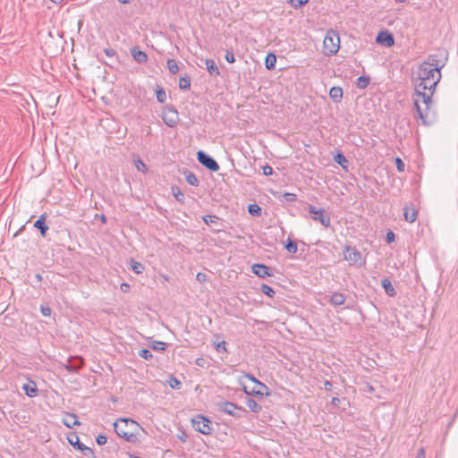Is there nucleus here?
Instances as JSON below:
<instances>
[{"label": "nucleus", "instance_id": "1", "mask_svg": "<svg viewBox=\"0 0 458 458\" xmlns=\"http://www.w3.org/2000/svg\"><path fill=\"white\" fill-rule=\"evenodd\" d=\"M437 60L430 57V61L422 63L418 70L417 77L413 78L415 91L412 95L416 121L422 125L429 126L436 120V114L432 110V97L436 87L441 80V68L436 64Z\"/></svg>", "mask_w": 458, "mask_h": 458}, {"label": "nucleus", "instance_id": "2", "mask_svg": "<svg viewBox=\"0 0 458 458\" xmlns=\"http://www.w3.org/2000/svg\"><path fill=\"white\" fill-rule=\"evenodd\" d=\"M115 433L130 443H136L139 440L140 430H143L141 426L131 419H119L114 423Z\"/></svg>", "mask_w": 458, "mask_h": 458}, {"label": "nucleus", "instance_id": "3", "mask_svg": "<svg viewBox=\"0 0 458 458\" xmlns=\"http://www.w3.org/2000/svg\"><path fill=\"white\" fill-rule=\"evenodd\" d=\"M340 47L339 34L334 30H329L327 31L323 41V53L325 55L331 56L335 55Z\"/></svg>", "mask_w": 458, "mask_h": 458}, {"label": "nucleus", "instance_id": "4", "mask_svg": "<svg viewBox=\"0 0 458 458\" xmlns=\"http://www.w3.org/2000/svg\"><path fill=\"white\" fill-rule=\"evenodd\" d=\"M217 406L220 411L238 419L242 418V415L247 412L244 408L239 407L228 401L219 402L217 403Z\"/></svg>", "mask_w": 458, "mask_h": 458}, {"label": "nucleus", "instance_id": "5", "mask_svg": "<svg viewBox=\"0 0 458 458\" xmlns=\"http://www.w3.org/2000/svg\"><path fill=\"white\" fill-rule=\"evenodd\" d=\"M191 424L196 431L203 435H209L213 430L212 422L208 418L202 415L195 416L191 420Z\"/></svg>", "mask_w": 458, "mask_h": 458}, {"label": "nucleus", "instance_id": "6", "mask_svg": "<svg viewBox=\"0 0 458 458\" xmlns=\"http://www.w3.org/2000/svg\"><path fill=\"white\" fill-rule=\"evenodd\" d=\"M308 210L314 221L319 222L326 228L330 227V216L323 208H317L315 206L310 205Z\"/></svg>", "mask_w": 458, "mask_h": 458}, {"label": "nucleus", "instance_id": "7", "mask_svg": "<svg viewBox=\"0 0 458 458\" xmlns=\"http://www.w3.org/2000/svg\"><path fill=\"white\" fill-rule=\"evenodd\" d=\"M162 119L168 127H175L179 122L177 110L173 106H165L163 109Z\"/></svg>", "mask_w": 458, "mask_h": 458}, {"label": "nucleus", "instance_id": "8", "mask_svg": "<svg viewBox=\"0 0 458 458\" xmlns=\"http://www.w3.org/2000/svg\"><path fill=\"white\" fill-rule=\"evenodd\" d=\"M197 157L199 162L210 171L216 172L219 170V165L217 162L205 152L199 150L197 153Z\"/></svg>", "mask_w": 458, "mask_h": 458}, {"label": "nucleus", "instance_id": "9", "mask_svg": "<svg viewBox=\"0 0 458 458\" xmlns=\"http://www.w3.org/2000/svg\"><path fill=\"white\" fill-rule=\"evenodd\" d=\"M344 257L351 265H359L362 262L360 252L355 248L350 246L345 247L344 250Z\"/></svg>", "mask_w": 458, "mask_h": 458}, {"label": "nucleus", "instance_id": "10", "mask_svg": "<svg viewBox=\"0 0 458 458\" xmlns=\"http://www.w3.org/2000/svg\"><path fill=\"white\" fill-rule=\"evenodd\" d=\"M251 270L257 276L260 278L273 276L272 269L264 264H254L251 267Z\"/></svg>", "mask_w": 458, "mask_h": 458}, {"label": "nucleus", "instance_id": "11", "mask_svg": "<svg viewBox=\"0 0 458 458\" xmlns=\"http://www.w3.org/2000/svg\"><path fill=\"white\" fill-rule=\"evenodd\" d=\"M83 366V360L81 357H70L67 360V364L64 365V368L71 372H75Z\"/></svg>", "mask_w": 458, "mask_h": 458}, {"label": "nucleus", "instance_id": "12", "mask_svg": "<svg viewBox=\"0 0 458 458\" xmlns=\"http://www.w3.org/2000/svg\"><path fill=\"white\" fill-rule=\"evenodd\" d=\"M263 389H267L265 384L261 382H257L254 384L252 387H249L248 386H243V390L248 395H260L263 396Z\"/></svg>", "mask_w": 458, "mask_h": 458}, {"label": "nucleus", "instance_id": "13", "mask_svg": "<svg viewBox=\"0 0 458 458\" xmlns=\"http://www.w3.org/2000/svg\"><path fill=\"white\" fill-rule=\"evenodd\" d=\"M377 42L387 47H392L394 44V37L388 31H381L377 36Z\"/></svg>", "mask_w": 458, "mask_h": 458}, {"label": "nucleus", "instance_id": "14", "mask_svg": "<svg viewBox=\"0 0 458 458\" xmlns=\"http://www.w3.org/2000/svg\"><path fill=\"white\" fill-rule=\"evenodd\" d=\"M62 421L64 425L69 428H72L75 426L81 425L77 416L73 413H65L62 419Z\"/></svg>", "mask_w": 458, "mask_h": 458}, {"label": "nucleus", "instance_id": "15", "mask_svg": "<svg viewBox=\"0 0 458 458\" xmlns=\"http://www.w3.org/2000/svg\"><path fill=\"white\" fill-rule=\"evenodd\" d=\"M131 54L138 64H145L148 61L147 54L140 50L138 47H132L131 49Z\"/></svg>", "mask_w": 458, "mask_h": 458}, {"label": "nucleus", "instance_id": "16", "mask_svg": "<svg viewBox=\"0 0 458 458\" xmlns=\"http://www.w3.org/2000/svg\"><path fill=\"white\" fill-rule=\"evenodd\" d=\"M404 210V219L409 223H413L417 219V210L413 207L405 206L403 208Z\"/></svg>", "mask_w": 458, "mask_h": 458}, {"label": "nucleus", "instance_id": "17", "mask_svg": "<svg viewBox=\"0 0 458 458\" xmlns=\"http://www.w3.org/2000/svg\"><path fill=\"white\" fill-rule=\"evenodd\" d=\"M68 441L72 445L77 446L79 450L91 452L90 448L87 447L85 445L80 442L79 437L76 434H72L69 436Z\"/></svg>", "mask_w": 458, "mask_h": 458}, {"label": "nucleus", "instance_id": "18", "mask_svg": "<svg viewBox=\"0 0 458 458\" xmlns=\"http://www.w3.org/2000/svg\"><path fill=\"white\" fill-rule=\"evenodd\" d=\"M329 302H330L333 306H340V305H343V304L345 302V296H344L343 293H338V292L333 293L330 295Z\"/></svg>", "mask_w": 458, "mask_h": 458}, {"label": "nucleus", "instance_id": "19", "mask_svg": "<svg viewBox=\"0 0 458 458\" xmlns=\"http://www.w3.org/2000/svg\"><path fill=\"white\" fill-rule=\"evenodd\" d=\"M205 64L210 75L218 76L220 74V71L213 59H206Z\"/></svg>", "mask_w": 458, "mask_h": 458}, {"label": "nucleus", "instance_id": "20", "mask_svg": "<svg viewBox=\"0 0 458 458\" xmlns=\"http://www.w3.org/2000/svg\"><path fill=\"white\" fill-rule=\"evenodd\" d=\"M45 220V215H41L34 224V226L40 231L42 236H46V233L48 230V226L46 225Z\"/></svg>", "mask_w": 458, "mask_h": 458}, {"label": "nucleus", "instance_id": "21", "mask_svg": "<svg viewBox=\"0 0 458 458\" xmlns=\"http://www.w3.org/2000/svg\"><path fill=\"white\" fill-rule=\"evenodd\" d=\"M381 284L388 296L394 297L396 294V291L389 279H383Z\"/></svg>", "mask_w": 458, "mask_h": 458}, {"label": "nucleus", "instance_id": "22", "mask_svg": "<svg viewBox=\"0 0 458 458\" xmlns=\"http://www.w3.org/2000/svg\"><path fill=\"white\" fill-rule=\"evenodd\" d=\"M329 96L335 102H340L343 98L342 88H340V87L331 88L330 91H329Z\"/></svg>", "mask_w": 458, "mask_h": 458}, {"label": "nucleus", "instance_id": "23", "mask_svg": "<svg viewBox=\"0 0 458 458\" xmlns=\"http://www.w3.org/2000/svg\"><path fill=\"white\" fill-rule=\"evenodd\" d=\"M245 404L252 412L258 413L261 411V406L251 398H247Z\"/></svg>", "mask_w": 458, "mask_h": 458}, {"label": "nucleus", "instance_id": "24", "mask_svg": "<svg viewBox=\"0 0 458 458\" xmlns=\"http://www.w3.org/2000/svg\"><path fill=\"white\" fill-rule=\"evenodd\" d=\"M276 63V55H274L272 53L268 54L267 55V57H266V60H265V65H266L267 69H268V70L275 69Z\"/></svg>", "mask_w": 458, "mask_h": 458}, {"label": "nucleus", "instance_id": "25", "mask_svg": "<svg viewBox=\"0 0 458 458\" xmlns=\"http://www.w3.org/2000/svg\"><path fill=\"white\" fill-rule=\"evenodd\" d=\"M184 174H185L186 182L190 185H192V186L199 185V180H198L197 176L192 172L187 171Z\"/></svg>", "mask_w": 458, "mask_h": 458}, {"label": "nucleus", "instance_id": "26", "mask_svg": "<svg viewBox=\"0 0 458 458\" xmlns=\"http://www.w3.org/2000/svg\"><path fill=\"white\" fill-rule=\"evenodd\" d=\"M369 77L360 76L357 79V87L360 89H366L369 84Z\"/></svg>", "mask_w": 458, "mask_h": 458}, {"label": "nucleus", "instance_id": "27", "mask_svg": "<svg viewBox=\"0 0 458 458\" xmlns=\"http://www.w3.org/2000/svg\"><path fill=\"white\" fill-rule=\"evenodd\" d=\"M179 88L181 89H190L191 88V79L189 76L181 77L179 81Z\"/></svg>", "mask_w": 458, "mask_h": 458}, {"label": "nucleus", "instance_id": "28", "mask_svg": "<svg viewBox=\"0 0 458 458\" xmlns=\"http://www.w3.org/2000/svg\"><path fill=\"white\" fill-rule=\"evenodd\" d=\"M167 68L172 74H175L179 72V66L174 59L167 60Z\"/></svg>", "mask_w": 458, "mask_h": 458}, {"label": "nucleus", "instance_id": "29", "mask_svg": "<svg viewBox=\"0 0 458 458\" xmlns=\"http://www.w3.org/2000/svg\"><path fill=\"white\" fill-rule=\"evenodd\" d=\"M131 268L136 274H141L144 270V267L140 262L135 261L131 259Z\"/></svg>", "mask_w": 458, "mask_h": 458}, {"label": "nucleus", "instance_id": "30", "mask_svg": "<svg viewBox=\"0 0 458 458\" xmlns=\"http://www.w3.org/2000/svg\"><path fill=\"white\" fill-rule=\"evenodd\" d=\"M248 211L253 216H259L261 215V208L258 204L249 205Z\"/></svg>", "mask_w": 458, "mask_h": 458}, {"label": "nucleus", "instance_id": "31", "mask_svg": "<svg viewBox=\"0 0 458 458\" xmlns=\"http://www.w3.org/2000/svg\"><path fill=\"white\" fill-rule=\"evenodd\" d=\"M260 289L264 294H266L267 296H268L270 298H273L276 294V292L274 291V289L266 284H262Z\"/></svg>", "mask_w": 458, "mask_h": 458}, {"label": "nucleus", "instance_id": "32", "mask_svg": "<svg viewBox=\"0 0 458 458\" xmlns=\"http://www.w3.org/2000/svg\"><path fill=\"white\" fill-rule=\"evenodd\" d=\"M156 96L158 102L165 103L166 99V94L163 88L157 87L156 90Z\"/></svg>", "mask_w": 458, "mask_h": 458}, {"label": "nucleus", "instance_id": "33", "mask_svg": "<svg viewBox=\"0 0 458 458\" xmlns=\"http://www.w3.org/2000/svg\"><path fill=\"white\" fill-rule=\"evenodd\" d=\"M172 193L177 201L183 202L184 195L178 187H172Z\"/></svg>", "mask_w": 458, "mask_h": 458}, {"label": "nucleus", "instance_id": "34", "mask_svg": "<svg viewBox=\"0 0 458 458\" xmlns=\"http://www.w3.org/2000/svg\"><path fill=\"white\" fill-rule=\"evenodd\" d=\"M335 161L343 168H346V164H348L347 158L341 153H338L336 156H335Z\"/></svg>", "mask_w": 458, "mask_h": 458}, {"label": "nucleus", "instance_id": "35", "mask_svg": "<svg viewBox=\"0 0 458 458\" xmlns=\"http://www.w3.org/2000/svg\"><path fill=\"white\" fill-rule=\"evenodd\" d=\"M285 249L292 254L297 252L298 247L297 243L291 239H288L287 243L285 245Z\"/></svg>", "mask_w": 458, "mask_h": 458}, {"label": "nucleus", "instance_id": "36", "mask_svg": "<svg viewBox=\"0 0 458 458\" xmlns=\"http://www.w3.org/2000/svg\"><path fill=\"white\" fill-rule=\"evenodd\" d=\"M23 390L25 391V394L30 397L36 396L38 393V389L36 386H30L29 385H24Z\"/></svg>", "mask_w": 458, "mask_h": 458}, {"label": "nucleus", "instance_id": "37", "mask_svg": "<svg viewBox=\"0 0 458 458\" xmlns=\"http://www.w3.org/2000/svg\"><path fill=\"white\" fill-rule=\"evenodd\" d=\"M134 163L138 171L141 173H146L148 171L147 165L141 159L138 158L134 161Z\"/></svg>", "mask_w": 458, "mask_h": 458}, {"label": "nucleus", "instance_id": "38", "mask_svg": "<svg viewBox=\"0 0 458 458\" xmlns=\"http://www.w3.org/2000/svg\"><path fill=\"white\" fill-rule=\"evenodd\" d=\"M165 346H166V344L164 342H161V341H155L151 344V348L153 350H157V351H164L165 349Z\"/></svg>", "mask_w": 458, "mask_h": 458}, {"label": "nucleus", "instance_id": "39", "mask_svg": "<svg viewBox=\"0 0 458 458\" xmlns=\"http://www.w3.org/2000/svg\"><path fill=\"white\" fill-rule=\"evenodd\" d=\"M139 356L140 358L144 359V360H150L153 357L151 352L149 350H148V349L140 350L139 352Z\"/></svg>", "mask_w": 458, "mask_h": 458}, {"label": "nucleus", "instance_id": "40", "mask_svg": "<svg viewBox=\"0 0 458 458\" xmlns=\"http://www.w3.org/2000/svg\"><path fill=\"white\" fill-rule=\"evenodd\" d=\"M309 0H289L290 4L297 9L307 4Z\"/></svg>", "mask_w": 458, "mask_h": 458}, {"label": "nucleus", "instance_id": "41", "mask_svg": "<svg viewBox=\"0 0 458 458\" xmlns=\"http://www.w3.org/2000/svg\"><path fill=\"white\" fill-rule=\"evenodd\" d=\"M215 347H216V352H227L225 341H221L219 343H215Z\"/></svg>", "mask_w": 458, "mask_h": 458}, {"label": "nucleus", "instance_id": "42", "mask_svg": "<svg viewBox=\"0 0 458 458\" xmlns=\"http://www.w3.org/2000/svg\"><path fill=\"white\" fill-rule=\"evenodd\" d=\"M217 219H218V217L216 216H205L203 217V221L205 222L206 225H210L212 223H216Z\"/></svg>", "mask_w": 458, "mask_h": 458}, {"label": "nucleus", "instance_id": "43", "mask_svg": "<svg viewBox=\"0 0 458 458\" xmlns=\"http://www.w3.org/2000/svg\"><path fill=\"white\" fill-rule=\"evenodd\" d=\"M225 60L230 64H233L235 62V58H234V55H233V51H229V50L226 51Z\"/></svg>", "mask_w": 458, "mask_h": 458}, {"label": "nucleus", "instance_id": "44", "mask_svg": "<svg viewBox=\"0 0 458 458\" xmlns=\"http://www.w3.org/2000/svg\"><path fill=\"white\" fill-rule=\"evenodd\" d=\"M96 440H97L98 445H103L106 444V442H107V438L104 435H98L97 437Z\"/></svg>", "mask_w": 458, "mask_h": 458}, {"label": "nucleus", "instance_id": "45", "mask_svg": "<svg viewBox=\"0 0 458 458\" xmlns=\"http://www.w3.org/2000/svg\"><path fill=\"white\" fill-rule=\"evenodd\" d=\"M263 174L265 175H271L274 172L272 166L266 165L262 167Z\"/></svg>", "mask_w": 458, "mask_h": 458}, {"label": "nucleus", "instance_id": "46", "mask_svg": "<svg viewBox=\"0 0 458 458\" xmlns=\"http://www.w3.org/2000/svg\"><path fill=\"white\" fill-rule=\"evenodd\" d=\"M395 164L398 171L403 172L404 170V164L401 158L396 157Z\"/></svg>", "mask_w": 458, "mask_h": 458}, {"label": "nucleus", "instance_id": "47", "mask_svg": "<svg viewBox=\"0 0 458 458\" xmlns=\"http://www.w3.org/2000/svg\"><path fill=\"white\" fill-rule=\"evenodd\" d=\"M170 386L172 388L179 389L181 386V382L177 380L175 377H173L170 382Z\"/></svg>", "mask_w": 458, "mask_h": 458}, {"label": "nucleus", "instance_id": "48", "mask_svg": "<svg viewBox=\"0 0 458 458\" xmlns=\"http://www.w3.org/2000/svg\"><path fill=\"white\" fill-rule=\"evenodd\" d=\"M41 313L45 317H48L51 315V309L47 306H41L40 308Z\"/></svg>", "mask_w": 458, "mask_h": 458}, {"label": "nucleus", "instance_id": "49", "mask_svg": "<svg viewBox=\"0 0 458 458\" xmlns=\"http://www.w3.org/2000/svg\"><path fill=\"white\" fill-rule=\"evenodd\" d=\"M104 52H105L106 55L108 57H114L116 55L115 50L113 48H106L104 50Z\"/></svg>", "mask_w": 458, "mask_h": 458}, {"label": "nucleus", "instance_id": "50", "mask_svg": "<svg viewBox=\"0 0 458 458\" xmlns=\"http://www.w3.org/2000/svg\"><path fill=\"white\" fill-rule=\"evenodd\" d=\"M394 238H395V235L394 233L392 232V231H389L387 233H386V242L388 243L392 242L394 241Z\"/></svg>", "mask_w": 458, "mask_h": 458}, {"label": "nucleus", "instance_id": "51", "mask_svg": "<svg viewBox=\"0 0 458 458\" xmlns=\"http://www.w3.org/2000/svg\"><path fill=\"white\" fill-rule=\"evenodd\" d=\"M245 378H247L248 380L251 381L253 384H257V382H259L257 378H255L254 376H252L250 374L245 375Z\"/></svg>", "mask_w": 458, "mask_h": 458}, {"label": "nucleus", "instance_id": "52", "mask_svg": "<svg viewBox=\"0 0 458 458\" xmlns=\"http://www.w3.org/2000/svg\"><path fill=\"white\" fill-rule=\"evenodd\" d=\"M416 458H425V450L424 448H420L417 452Z\"/></svg>", "mask_w": 458, "mask_h": 458}, {"label": "nucleus", "instance_id": "53", "mask_svg": "<svg viewBox=\"0 0 458 458\" xmlns=\"http://www.w3.org/2000/svg\"><path fill=\"white\" fill-rule=\"evenodd\" d=\"M285 198H286V199H287V200H289V201H293V200H295V199H296V195H295V194H293V193H286V194H285Z\"/></svg>", "mask_w": 458, "mask_h": 458}, {"label": "nucleus", "instance_id": "54", "mask_svg": "<svg viewBox=\"0 0 458 458\" xmlns=\"http://www.w3.org/2000/svg\"><path fill=\"white\" fill-rule=\"evenodd\" d=\"M206 279V275L202 273H198L197 275V280L199 282H203Z\"/></svg>", "mask_w": 458, "mask_h": 458}, {"label": "nucleus", "instance_id": "55", "mask_svg": "<svg viewBox=\"0 0 458 458\" xmlns=\"http://www.w3.org/2000/svg\"><path fill=\"white\" fill-rule=\"evenodd\" d=\"M339 403H340L339 398H337V397H334V398L332 399V403H333L334 405H337Z\"/></svg>", "mask_w": 458, "mask_h": 458}, {"label": "nucleus", "instance_id": "56", "mask_svg": "<svg viewBox=\"0 0 458 458\" xmlns=\"http://www.w3.org/2000/svg\"><path fill=\"white\" fill-rule=\"evenodd\" d=\"M332 386V384L329 381L325 382V387L327 390H329Z\"/></svg>", "mask_w": 458, "mask_h": 458}, {"label": "nucleus", "instance_id": "57", "mask_svg": "<svg viewBox=\"0 0 458 458\" xmlns=\"http://www.w3.org/2000/svg\"><path fill=\"white\" fill-rule=\"evenodd\" d=\"M130 286L128 284H121V289L125 291L126 289H128Z\"/></svg>", "mask_w": 458, "mask_h": 458}, {"label": "nucleus", "instance_id": "58", "mask_svg": "<svg viewBox=\"0 0 458 458\" xmlns=\"http://www.w3.org/2000/svg\"><path fill=\"white\" fill-rule=\"evenodd\" d=\"M118 2H120L121 4H128L130 3V0H117Z\"/></svg>", "mask_w": 458, "mask_h": 458}, {"label": "nucleus", "instance_id": "59", "mask_svg": "<svg viewBox=\"0 0 458 458\" xmlns=\"http://www.w3.org/2000/svg\"><path fill=\"white\" fill-rule=\"evenodd\" d=\"M394 1H395V2H397V3H403V2H405L406 0H394Z\"/></svg>", "mask_w": 458, "mask_h": 458}, {"label": "nucleus", "instance_id": "60", "mask_svg": "<svg viewBox=\"0 0 458 458\" xmlns=\"http://www.w3.org/2000/svg\"><path fill=\"white\" fill-rule=\"evenodd\" d=\"M130 458H140V457L136 456V455H130Z\"/></svg>", "mask_w": 458, "mask_h": 458}]
</instances>
